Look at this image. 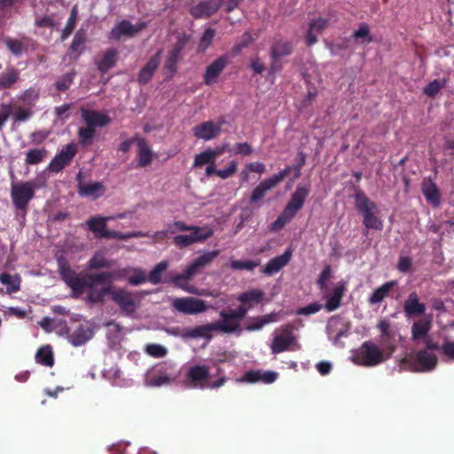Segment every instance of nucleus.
I'll return each mask as SVG.
<instances>
[{
  "label": "nucleus",
  "mask_w": 454,
  "mask_h": 454,
  "mask_svg": "<svg viewBox=\"0 0 454 454\" xmlns=\"http://www.w3.org/2000/svg\"><path fill=\"white\" fill-rule=\"evenodd\" d=\"M59 271L63 280L71 287L76 295L87 294V300L98 303L111 292V286L105 285L114 280H127L131 286H137L146 282L145 270L137 267L128 266L113 271L100 273L75 274L65 259H58Z\"/></svg>",
  "instance_id": "nucleus-1"
},
{
  "label": "nucleus",
  "mask_w": 454,
  "mask_h": 454,
  "mask_svg": "<svg viewBox=\"0 0 454 454\" xmlns=\"http://www.w3.org/2000/svg\"><path fill=\"white\" fill-rule=\"evenodd\" d=\"M433 325V315H424L413 321L411 329V339L416 344H423L426 348L416 355L417 370L420 372L431 371L437 363L434 351L439 348L429 335Z\"/></svg>",
  "instance_id": "nucleus-2"
},
{
  "label": "nucleus",
  "mask_w": 454,
  "mask_h": 454,
  "mask_svg": "<svg viewBox=\"0 0 454 454\" xmlns=\"http://www.w3.org/2000/svg\"><path fill=\"white\" fill-rule=\"evenodd\" d=\"M218 250H204L199 256L191 261L182 273H178L172 278V282L183 291L195 295H206L205 289H200L189 284L196 275L203 269L208 267L212 262L219 255Z\"/></svg>",
  "instance_id": "nucleus-3"
},
{
  "label": "nucleus",
  "mask_w": 454,
  "mask_h": 454,
  "mask_svg": "<svg viewBox=\"0 0 454 454\" xmlns=\"http://www.w3.org/2000/svg\"><path fill=\"white\" fill-rule=\"evenodd\" d=\"M213 229L207 225H188L182 221L172 223L171 234H176L173 243L178 248H185L197 243H203L213 235Z\"/></svg>",
  "instance_id": "nucleus-4"
},
{
  "label": "nucleus",
  "mask_w": 454,
  "mask_h": 454,
  "mask_svg": "<svg viewBox=\"0 0 454 454\" xmlns=\"http://www.w3.org/2000/svg\"><path fill=\"white\" fill-rule=\"evenodd\" d=\"M265 293L261 289H251L243 292L236 298L241 305L235 309L225 310L227 318L231 320V324L234 325L237 336H239L243 333L241 321L254 306L262 302Z\"/></svg>",
  "instance_id": "nucleus-5"
},
{
  "label": "nucleus",
  "mask_w": 454,
  "mask_h": 454,
  "mask_svg": "<svg viewBox=\"0 0 454 454\" xmlns=\"http://www.w3.org/2000/svg\"><path fill=\"white\" fill-rule=\"evenodd\" d=\"M217 379L213 380L208 366L205 364L192 365L186 372L188 385L192 388L199 389H217L224 385L226 377L223 372L218 370Z\"/></svg>",
  "instance_id": "nucleus-6"
},
{
  "label": "nucleus",
  "mask_w": 454,
  "mask_h": 454,
  "mask_svg": "<svg viewBox=\"0 0 454 454\" xmlns=\"http://www.w3.org/2000/svg\"><path fill=\"white\" fill-rule=\"evenodd\" d=\"M392 353L393 349L380 348L374 342L367 340L353 351L351 359L356 364L373 367L386 361Z\"/></svg>",
  "instance_id": "nucleus-7"
},
{
  "label": "nucleus",
  "mask_w": 454,
  "mask_h": 454,
  "mask_svg": "<svg viewBox=\"0 0 454 454\" xmlns=\"http://www.w3.org/2000/svg\"><path fill=\"white\" fill-rule=\"evenodd\" d=\"M219 319L214 323L201 325L191 329H187V339L201 338L210 340L214 333L216 332L237 335V332L234 328V325L231 324V320H229L226 317L225 310H222L219 314Z\"/></svg>",
  "instance_id": "nucleus-8"
},
{
  "label": "nucleus",
  "mask_w": 454,
  "mask_h": 454,
  "mask_svg": "<svg viewBox=\"0 0 454 454\" xmlns=\"http://www.w3.org/2000/svg\"><path fill=\"white\" fill-rule=\"evenodd\" d=\"M355 205L356 209L364 216V224L368 229L380 231L383 227L382 221L376 215L377 206L370 200L363 192H356L355 195Z\"/></svg>",
  "instance_id": "nucleus-9"
},
{
  "label": "nucleus",
  "mask_w": 454,
  "mask_h": 454,
  "mask_svg": "<svg viewBox=\"0 0 454 454\" xmlns=\"http://www.w3.org/2000/svg\"><path fill=\"white\" fill-rule=\"evenodd\" d=\"M35 185L31 182H20L12 186V202L18 210L17 215L25 219L29 201L35 195Z\"/></svg>",
  "instance_id": "nucleus-10"
},
{
  "label": "nucleus",
  "mask_w": 454,
  "mask_h": 454,
  "mask_svg": "<svg viewBox=\"0 0 454 454\" xmlns=\"http://www.w3.org/2000/svg\"><path fill=\"white\" fill-rule=\"evenodd\" d=\"M177 373L171 363L164 362L148 372L145 378V384L148 387H159L168 385L176 380Z\"/></svg>",
  "instance_id": "nucleus-11"
},
{
  "label": "nucleus",
  "mask_w": 454,
  "mask_h": 454,
  "mask_svg": "<svg viewBox=\"0 0 454 454\" xmlns=\"http://www.w3.org/2000/svg\"><path fill=\"white\" fill-rule=\"evenodd\" d=\"M116 219H129L132 221L134 219V215L132 213H122L117 214L115 215H111L107 217L103 216H94L87 221V225L90 231H92L96 237L98 238H107V239H116L115 235L117 234V231H109L106 229V223L109 221L116 220Z\"/></svg>",
  "instance_id": "nucleus-12"
},
{
  "label": "nucleus",
  "mask_w": 454,
  "mask_h": 454,
  "mask_svg": "<svg viewBox=\"0 0 454 454\" xmlns=\"http://www.w3.org/2000/svg\"><path fill=\"white\" fill-rule=\"evenodd\" d=\"M171 305L176 310L185 315L200 314L209 309L205 301L194 297L175 298Z\"/></svg>",
  "instance_id": "nucleus-13"
},
{
  "label": "nucleus",
  "mask_w": 454,
  "mask_h": 454,
  "mask_svg": "<svg viewBox=\"0 0 454 454\" xmlns=\"http://www.w3.org/2000/svg\"><path fill=\"white\" fill-rule=\"evenodd\" d=\"M291 171V168L287 167L279 171L278 174L262 180L252 192L250 200L252 203H256L261 200L266 193L276 187L282 182Z\"/></svg>",
  "instance_id": "nucleus-14"
},
{
  "label": "nucleus",
  "mask_w": 454,
  "mask_h": 454,
  "mask_svg": "<svg viewBox=\"0 0 454 454\" xmlns=\"http://www.w3.org/2000/svg\"><path fill=\"white\" fill-rule=\"evenodd\" d=\"M33 114L32 109L22 104L20 100H13L8 106H2V124L7 120L12 119L14 122H23L27 121Z\"/></svg>",
  "instance_id": "nucleus-15"
},
{
  "label": "nucleus",
  "mask_w": 454,
  "mask_h": 454,
  "mask_svg": "<svg viewBox=\"0 0 454 454\" xmlns=\"http://www.w3.org/2000/svg\"><path fill=\"white\" fill-rule=\"evenodd\" d=\"M270 348L273 354H278L288 349H300L301 346L292 331L286 326L279 333H275Z\"/></svg>",
  "instance_id": "nucleus-16"
},
{
  "label": "nucleus",
  "mask_w": 454,
  "mask_h": 454,
  "mask_svg": "<svg viewBox=\"0 0 454 454\" xmlns=\"http://www.w3.org/2000/svg\"><path fill=\"white\" fill-rule=\"evenodd\" d=\"M108 294H111L112 300L125 315L131 316L136 312L137 305L129 292L121 288L114 290L111 287V292Z\"/></svg>",
  "instance_id": "nucleus-17"
},
{
  "label": "nucleus",
  "mask_w": 454,
  "mask_h": 454,
  "mask_svg": "<svg viewBox=\"0 0 454 454\" xmlns=\"http://www.w3.org/2000/svg\"><path fill=\"white\" fill-rule=\"evenodd\" d=\"M77 153V146L74 144L67 145L51 161L49 169L52 172L62 170Z\"/></svg>",
  "instance_id": "nucleus-18"
},
{
  "label": "nucleus",
  "mask_w": 454,
  "mask_h": 454,
  "mask_svg": "<svg viewBox=\"0 0 454 454\" xmlns=\"http://www.w3.org/2000/svg\"><path fill=\"white\" fill-rule=\"evenodd\" d=\"M78 193L80 196L90 200H97L106 192V186L101 182H83L81 178V173L77 176Z\"/></svg>",
  "instance_id": "nucleus-19"
},
{
  "label": "nucleus",
  "mask_w": 454,
  "mask_h": 454,
  "mask_svg": "<svg viewBox=\"0 0 454 454\" xmlns=\"http://www.w3.org/2000/svg\"><path fill=\"white\" fill-rule=\"evenodd\" d=\"M222 129V124L214 122L213 121H204L192 128L194 137L198 139L204 141H209L220 134Z\"/></svg>",
  "instance_id": "nucleus-20"
},
{
  "label": "nucleus",
  "mask_w": 454,
  "mask_h": 454,
  "mask_svg": "<svg viewBox=\"0 0 454 454\" xmlns=\"http://www.w3.org/2000/svg\"><path fill=\"white\" fill-rule=\"evenodd\" d=\"M309 194V186H298L292 194L284 210L294 217L297 212L303 207Z\"/></svg>",
  "instance_id": "nucleus-21"
},
{
  "label": "nucleus",
  "mask_w": 454,
  "mask_h": 454,
  "mask_svg": "<svg viewBox=\"0 0 454 454\" xmlns=\"http://www.w3.org/2000/svg\"><path fill=\"white\" fill-rule=\"evenodd\" d=\"M292 255V250L290 248L286 249L284 254L270 260L261 271L267 276H272L276 274L288 264Z\"/></svg>",
  "instance_id": "nucleus-22"
},
{
  "label": "nucleus",
  "mask_w": 454,
  "mask_h": 454,
  "mask_svg": "<svg viewBox=\"0 0 454 454\" xmlns=\"http://www.w3.org/2000/svg\"><path fill=\"white\" fill-rule=\"evenodd\" d=\"M94 330L90 324L86 323L77 327L67 339L70 344L74 347H80L92 339Z\"/></svg>",
  "instance_id": "nucleus-23"
},
{
  "label": "nucleus",
  "mask_w": 454,
  "mask_h": 454,
  "mask_svg": "<svg viewBox=\"0 0 454 454\" xmlns=\"http://www.w3.org/2000/svg\"><path fill=\"white\" fill-rule=\"evenodd\" d=\"M145 27L146 23L144 21L131 24L129 21L123 20L112 29L111 35L115 39H120L122 35L132 36L143 30Z\"/></svg>",
  "instance_id": "nucleus-24"
},
{
  "label": "nucleus",
  "mask_w": 454,
  "mask_h": 454,
  "mask_svg": "<svg viewBox=\"0 0 454 454\" xmlns=\"http://www.w3.org/2000/svg\"><path fill=\"white\" fill-rule=\"evenodd\" d=\"M81 113L86 125L93 129L96 127H106L111 122V118L107 114L98 111L82 108Z\"/></svg>",
  "instance_id": "nucleus-25"
},
{
  "label": "nucleus",
  "mask_w": 454,
  "mask_h": 454,
  "mask_svg": "<svg viewBox=\"0 0 454 454\" xmlns=\"http://www.w3.org/2000/svg\"><path fill=\"white\" fill-rule=\"evenodd\" d=\"M279 316L275 312L260 317H248L246 321L245 327H242V329L247 332L259 331L262 329L264 325L277 322Z\"/></svg>",
  "instance_id": "nucleus-26"
},
{
  "label": "nucleus",
  "mask_w": 454,
  "mask_h": 454,
  "mask_svg": "<svg viewBox=\"0 0 454 454\" xmlns=\"http://www.w3.org/2000/svg\"><path fill=\"white\" fill-rule=\"evenodd\" d=\"M228 64V58L222 56L212 62L207 68L204 74V82L207 85H212Z\"/></svg>",
  "instance_id": "nucleus-27"
},
{
  "label": "nucleus",
  "mask_w": 454,
  "mask_h": 454,
  "mask_svg": "<svg viewBox=\"0 0 454 454\" xmlns=\"http://www.w3.org/2000/svg\"><path fill=\"white\" fill-rule=\"evenodd\" d=\"M349 328V325L339 317H331L326 325L327 333L330 337L334 338V341L346 336Z\"/></svg>",
  "instance_id": "nucleus-28"
},
{
  "label": "nucleus",
  "mask_w": 454,
  "mask_h": 454,
  "mask_svg": "<svg viewBox=\"0 0 454 454\" xmlns=\"http://www.w3.org/2000/svg\"><path fill=\"white\" fill-rule=\"evenodd\" d=\"M278 379V373L273 371H249L245 373L240 381L255 383L262 382L265 384L273 383Z\"/></svg>",
  "instance_id": "nucleus-29"
},
{
  "label": "nucleus",
  "mask_w": 454,
  "mask_h": 454,
  "mask_svg": "<svg viewBox=\"0 0 454 454\" xmlns=\"http://www.w3.org/2000/svg\"><path fill=\"white\" fill-rule=\"evenodd\" d=\"M403 311L407 317L419 315L423 317L426 311V305L419 301L416 293H411L404 301Z\"/></svg>",
  "instance_id": "nucleus-30"
},
{
  "label": "nucleus",
  "mask_w": 454,
  "mask_h": 454,
  "mask_svg": "<svg viewBox=\"0 0 454 454\" xmlns=\"http://www.w3.org/2000/svg\"><path fill=\"white\" fill-rule=\"evenodd\" d=\"M345 290V283L339 282L333 286L330 294L326 295V303L325 308L328 312L334 311L340 306V301Z\"/></svg>",
  "instance_id": "nucleus-31"
},
{
  "label": "nucleus",
  "mask_w": 454,
  "mask_h": 454,
  "mask_svg": "<svg viewBox=\"0 0 454 454\" xmlns=\"http://www.w3.org/2000/svg\"><path fill=\"white\" fill-rule=\"evenodd\" d=\"M160 62V51L152 57L147 64L141 69L138 74V82L140 83H146L152 78L153 73L159 67Z\"/></svg>",
  "instance_id": "nucleus-32"
},
{
  "label": "nucleus",
  "mask_w": 454,
  "mask_h": 454,
  "mask_svg": "<svg viewBox=\"0 0 454 454\" xmlns=\"http://www.w3.org/2000/svg\"><path fill=\"white\" fill-rule=\"evenodd\" d=\"M422 192L428 203L434 207L440 204V192L436 184L431 180H425L422 184Z\"/></svg>",
  "instance_id": "nucleus-33"
},
{
  "label": "nucleus",
  "mask_w": 454,
  "mask_h": 454,
  "mask_svg": "<svg viewBox=\"0 0 454 454\" xmlns=\"http://www.w3.org/2000/svg\"><path fill=\"white\" fill-rule=\"evenodd\" d=\"M329 22V19L319 18L309 23L307 33V43L309 45H312L317 42V35L321 32V30L326 27Z\"/></svg>",
  "instance_id": "nucleus-34"
},
{
  "label": "nucleus",
  "mask_w": 454,
  "mask_h": 454,
  "mask_svg": "<svg viewBox=\"0 0 454 454\" xmlns=\"http://www.w3.org/2000/svg\"><path fill=\"white\" fill-rule=\"evenodd\" d=\"M117 59V51L114 49H110L102 56L100 59L98 60V68L102 73H106L109 69H111L116 62Z\"/></svg>",
  "instance_id": "nucleus-35"
},
{
  "label": "nucleus",
  "mask_w": 454,
  "mask_h": 454,
  "mask_svg": "<svg viewBox=\"0 0 454 454\" xmlns=\"http://www.w3.org/2000/svg\"><path fill=\"white\" fill-rule=\"evenodd\" d=\"M137 145H138V153H137L138 164L141 167H145L152 162V160H153L152 151H151L150 147L148 146L147 143L144 139H138Z\"/></svg>",
  "instance_id": "nucleus-36"
},
{
  "label": "nucleus",
  "mask_w": 454,
  "mask_h": 454,
  "mask_svg": "<svg viewBox=\"0 0 454 454\" xmlns=\"http://www.w3.org/2000/svg\"><path fill=\"white\" fill-rule=\"evenodd\" d=\"M395 285V281H388L378 287L369 297V303L377 304L382 301Z\"/></svg>",
  "instance_id": "nucleus-37"
},
{
  "label": "nucleus",
  "mask_w": 454,
  "mask_h": 454,
  "mask_svg": "<svg viewBox=\"0 0 454 454\" xmlns=\"http://www.w3.org/2000/svg\"><path fill=\"white\" fill-rule=\"evenodd\" d=\"M377 328L380 332V340L383 343V347L387 349H393L389 345V340L393 337V331L390 327V322L387 319H381L377 325Z\"/></svg>",
  "instance_id": "nucleus-38"
},
{
  "label": "nucleus",
  "mask_w": 454,
  "mask_h": 454,
  "mask_svg": "<svg viewBox=\"0 0 454 454\" xmlns=\"http://www.w3.org/2000/svg\"><path fill=\"white\" fill-rule=\"evenodd\" d=\"M168 262L164 260L157 263L153 269L150 271L149 275L147 276V280L153 284L157 285L161 282L162 274L166 271V270L168 268Z\"/></svg>",
  "instance_id": "nucleus-39"
},
{
  "label": "nucleus",
  "mask_w": 454,
  "mask_h": 454,
  "mask_svg": "<svg viewBox=\"0 0 454 454\" xmlns=\"http://www.w3.org/2000/svg\"><path fill=\"white\" fill-rule=\"evenodd\" d=\"M47 156L44 147L30 149L26 153L25 162L28 165H36L42 162Z\"/></svg>",
  "instance_id": "nucleus-40"
},
{
  "label": "nucleus",
  "mask_w": 454,
  "mask_h": 454,
  "mask_svg": "<svg viewBox=\"0 0 454 454\" xmlns=\"http://www.w3.org/2000/svg\"><path fill=\"white\" fill-rule=\"evenodd\" d=\"M113 265L112 261L108 260L104 252H97L88 262V268L90 270L109 268Z\"/></svg>",
  "instance_id": "nucleus-41"
},
{
  "label": "nucleus",
  "mask_w": 454,
  "mask_h": 454,
  "mask_svg": "<svg viewBox=\"0 0 454 454\" xmlns=\"http://www.w3.org/2000/svg\"><path fill=\"white\" fill-rule=\"evenodd\" d=\"M2 285L6 286L7 294L17 292L20 287V278L17 274H2Z\"/></svg>",
  "instance_id": "nucleus-42"
},
{
  "label": "nucleus",
  "mask_w": 454,
  "mask_h": 454,
  "mask_svg": "<svg viewBox=\"0 0 454 454\" xmlns=\"http://www.w3.org/2000/svg\"><path fill=\"white\" fill-rule=\"evenodd\" d=\"M447 80L445 78H438L430 82L423 90L426 96L434 98L440 90L446 86Z\"/></svg>",
  "instance_id": "nucleus-43"
},
{
  "label": "nucleus",
  "mask_w": 454,
  "mask_h": 454,
  "mask_svg": "<svg viewBox=\"0 0 454 454\" xmlns=\"http://www.w3.org/2000/svg\"><path fill=\"white\" fill-rule=\"evenodd\" d=\"M292 52V46L288 42L278 41L276 42L271 49V58L280 59L284 56L289 55Z\"/></svg>",
  "instance_id": "nucleus-44"
},
{
  "label": "nucleus",
  "mask_w": 454,
  "mask_h": 454,
  "mask_svg": "<svg viewBox=\"0 0 454 454\" xmlns=\"http://www.w3.org/2000/svg\"><path fill=\"white\" fill-rule=\"evenodd\" d=\"M35 359L37 363L43 364L45 366H52L53 365V355L50 346H44L38 349L35 355Z\"/></svg>",
  "instance_id": "nucleus-45"
},
{
  "label": "nucleus",
  "mask_w": 454,
  "mask_h": 454,
  "mask_svg": "<svg viewBox=\"0 0 454 454\" xmlns=\"http://www.w3.org/2000/svg\"><path fill=\"white\" fill-rule=\"evenodd\" d=\"M259 262L251 260H231L230 262V267L234 270H248L252 271L254 268L259 265Z\"/></svg>",
  "instance_id": "nucleus-46"
},
{
  "label": "nucleus",
  "mask_w": 454,
  "mask_h": 454,
  "mask_svg": "<svg viewBox=\"0 0 454 454\" xmlns=\"http://www.w3.org/2000/svg\"><path fill=\"white\" fill-rule=\"evenodd\" d=\"M352 36L357 43H366L372 41V37L369 34V27L365 23H362L358 29L354 31Z\"/></svg>",
  "instance_id": "nucleus-47"
},
{
  "label": "nucleus",
  "mask_w": 454,
  "mask_h": 454,
  "mask_svg": "<svg viewBox=\"0 0 454 454\" xmlns=\"http://www.w3.org/2000/svg\"><path fill=\"white\" fill-rule=\"evenodd\" d=\"M80 142L83 145H90L95 137V129L87 125L84 128H80L78 131Z\"/></svg>",
  "instance_id": "nucleus-48"
},
{
  "label": "nucleus",
  "mask_w": 454,
  "mask_h": 454,
  "mask_svg": "<svg viewBox=\"0 0 454 454\" xmlns=\"http://www.w3.org/2000/svg\"><path fill=\"white\" fill-rule=\"evenodd\" d=\"M179 48H175L168 55L164 68L168 72V76L171 77L176 72V61L179 56Z\"/></svg>",
  "instance_id": "nucleus-49"
},
{
  "label": "nucleus",
  "mask_w": 454,
  "mask_h": 454,
  "mask_svg": "<svg viewBox=\"0 0 454 454\" xmlns=\"http://www.w3.org/2000/svg\"><path fill=\"white\" fill-rule=\"evenodd\" d=\"M38 95L39 93L35 89L30 88L27 90L18 100H20L22 104L32 109L38 98Z\"/></svg>",
  "instance_id": "nucleus-50"
},
{
  "label": "nucleus",
  "mask_w": 454,
  "mask_h": 454,
  "mask_svg": "<svg viewBox=\"0 0 454 454\" xmlns=\"http://www.w3.org/2000/svg\"><path fill=\"white\" fill-rule=\"evenodd\" d=\"M294 218V216L292 215H290L289 213H287L286 210H284L278 216V218L276 219V221H274L272 223H271V226H270V230L272 231H278L280 230H282L285 225L286 223H288L292 219Z\"/></svg>",
  "instance_id": "nucleus-51"
},
{
  "label": "nucleus",
  "mask_w": 454,
  "mask_h": 454,
  "mask_svg": "<svg viewBox=\"0 0 454 454\" xmlns=\"http://www.w3.org/2000/svg\"><path fill=\"white\" fill-rule=\"evenodd\" d=\"M145 350L149 356L156 358L163 357L168 354L167 348L160 344H148Z\"/></svg>",
  "instance_id": "nucleus-52"
},
{
  "label": "nucleus",
  "mask_w": 454,
  "mask_h": 454,
  "mask_svg": "<svg viewBox=\"0 0 454 454\" xmlns=\"http://www.w3.org/2000/svg\"><path fill=\"white\" fill-rule=\"evenodd\" d=\"M213 162H215V160H213V155L210 154L207 149L202 153L195 155L192 167L199 168L204 165H209Z\"/></svg>",
  "instance_id": "nucleus-53"
},
{
  "label": "nucleus",
  "mask_w": 454,
  "mask_h": 454,
  "mask_svg": "<svg viewBox=\"0 0 454 454\" xmlns=\"http://www.w3.org/2000/svg\"><path fill=\"white\" fill-rule=\"evenodd\" d=\"M19 78V72L16 69H7L2 74V88L11 87Z\"/></svg>",
  "instance_id": "nucleus-54"
},
{
  "label": "nucleus",
  "mask_w": 454,
  "mask_h": 454,
  "mask_svg": "<svg viewBox=\"0 0 454 454\" xmlns=\"http://www.w3.org/2000/svg\"><path fill=\"white\" fill-rule=\"evenodd\" d=\"M215 30L212 28H207L203 34V35L200 38V43H199V50L200 51H204L207 49V47L211 44L212 40L215 36Z\"/></svg>",
  "instance_id": "nucleus-55"
},
{
  "label": "nucleus",
  "mask_w": 454,
  "mask_h": 454,
  "mask_svg": "<svg viewBox=\"0 0 454 454\" xmlns=\"http://www.w3.org/2000/svg\"><path fill=\"white\" fill-rule=\"evenodd\" d=\"M76 21H77V12H76V8L74 7L71 12L70 17L67 20V23L63 30V33H62L63 39H65L67 35H69L72 33L73 29L74 28V27L76 25Z\"/></svg>",
  "instance_id": "nucleus-56"
},
{
  "label": "nucleus",
  "mask_w": 454,
  "mask_h": 454,
  "mask_svg": "<svg viewBox=\"0 0 454 454\" xmlns=\"http://www.w3.org/2000/svg\"><path fill=\"white\" fill-rule=\"evenodd\" d=\"M8 50L16 56L20 55L24 51V46L19 40L8 38L5 40Z\"/></svg>",
  "instance_id": "nucleus-57"
},
{
  "label": "nucleus",
  "mask_w": 454,
  "mask_h": 454,
  "mask_svg": "<svg viewBox=\"0 0 454 454\" xmlns=\"http://www.w3.org/2000/svg\"><path fill=\"white\" fill-rule=\"evenodd\" d=\"M237 168V162L235 160H232L229 163L226 168L218 169L216 175L222 179H227L236 173Z\"/></svg>",
  "instance_id": "nucleus-58"
},
{
  "label": "nucleus",
  "mask_w": 454,
  "mask_h": 454,
  "mask_svg": "<svg viewBox=\"0 0 454 454\" xmlns=\"http://www.w3.org/2000/svg\"><path fill=\"white\" fill-rule=\"evenodd\" d=\"M74 74L68 73L63 75L57 82L56 88L58 90L64 91L67 90L73 82Z\"/></svg>",
  "instance_id": "nucleus-59"
},
{
  "label": "nucleus",
  "mask_w": 454,
  "mask_h": 454,
  "mask_svg": "<svg viewBox=\"0 0 454 454\" xmlns=\"http://www.w3.org/2000/svg\"><path fill=\"white\" fill-rule=\"evenodd\" d=\"M322 309V305L318 302L310 303L308 306L301 308L297 310L298 315L309 316L316 314Z\"/></svg>",
  "instance_id": "nucleus-60"
},
{
  "label": "nucleus",
  "mask_w": 454,
  "mask_h": 454,
  "mask_svg": "<svg viewBox=\"0 0 454 454\" xmlns=\"http://www.w3.org/2000/svg\"><path fill=\"white\" fill-rule=\"evenodd\" d=\"M441 350L448 358L454 360V340L445 339L441 347Z\"/></svg>",
  "instance_id": "nucleus-61"
},
{
  "label": "nucleus",
  "mask_w": 454,
  "mask_h": 454,
  "mask_svg": "<svg viewBox=\"0 0 454 454\" xmlns=\"http://www.w3.org/2000/svg\"><path fill=\"white\" fill-rule=\"evenodd\" d=\"M331 274L332 270L330 266H325L317 280V285L322 291L326 288V282L331 278Z\"/></svg>",
  "instance_id": "nucleus-62"
},
{
  "label": "nucleus",
  "mask_w": 454,
  "mask_h": 454,
  "mask_svg": "<svg viewBox=\"0 0 454 454\" xmlns=\"http://www.w3.org/2000/svg\"><path fill=\"white\" fill-rule=\"evenodd\" d=\"M411 264V258H410L409 256H400L397 264V269L399 271L405 273L410 271Z\"/></svg>",
  "instance_id": "nucleus-63"
},
{
  "label": "nucleus",
  "mask_w": 454,
  "mask_h": 454,
  "mask_svg": "<svg viewBox=\"0 0 454 454\" xmlns=\"http://www.w3.org/2000/svg\"><path fill=\"white\" fill-rule=\"evenodd\" d=\"M4 316L5 317H16L17 318H23L26 316V311L16 307H9L6 309L3 310Z\"/></svg>",
  "instance_id": "nucleus-64"
}]
</instances>
